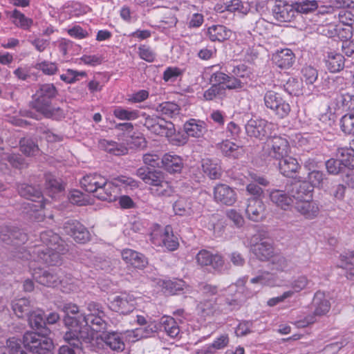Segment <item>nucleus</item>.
<instances>
[{
	"instance_id": "bb28decb",
	"label": "nucleus",
	"mask_w": 354,
	"mask_h": 354,
	"mask_svg": "<svg viewBox=\"0 0 354 354\" xmlns=\"http://www.w3.org/2000/svg\"><path fill=\"white\" fill-rule=\"evenodd\" d=\"M230 343L228 334L222 333L218 335L211 344L205 345L197 354H213L217 351L223 350L227 347Z\"/></svg>"
},
{
	"instance_id": "de8ad7c7",
	"label": "nucleus",
	"mask_w": 354,
	"mask_h": 354,
	"mask_svg": "<svg viewBox=\"0 0 354 354\" xmlns=\"http://www.w3.org/2000/svg\"><path fill=\"white\" fill-rule=\"evenodd\" d=\"M221 152L225 156L238 158L243 152V149L239 145L229 140L223 141L219 144Z\"/></svg>"
},
{
	"instance_id": "f704fd0d",
	"label": "nucleus",
	"mask_w": 354,
	"mask_h": 354,
	"mask_svg": "<svg viewBox=\"0 0 354 354\" xmlns=\"http://www.w3.org/2000/svg\"><path fill=\"white\" fill-rule=\"evenodd\" d=\"M202 167L204 173L211 179H218L222 175L221 167L217 160L203 159Z\"/></svg>"
},
{
	"instance_id": "774afa93",
	"label": "nucleus",
	"mask_w": 354,
	"mask_h": 354,
	"mask_svg": "<svg viewBox=\"0 0 354 354\" xmlns=\"http://www.w3.org/2000/svg\"><path fill=\"white\" fill-rule=\"evenodd\" d=\"M338 266L346 270V277L348 279L354 280V259H350L344 255H341Z\"/></svg>"
},
{
	"instance_id": "6e6552de",
	"label": "nucleus",
	"mask_w": 354,
	"mask_h": 354,
	"mask_svg": "<svg viewBox=\"0 0 354 354\" xmlns=\"http://www.w3.org/2000/svg\"><path fill=\"white\" fill-rule=\"evenodd\" d=\"M151 241L155 246L165 247L170 251L176 250L179 245L178 239L170 225L165 227L156 226L151 233Z\"/></svg>"
},
{
	"instance_id": "c9c22d12",
	"label": "nucleus",
	"mask_w": 354,
	"mask_h": 354,
	"mask_svg": "<svg viewBox=\"0 0 354 354\" xmlns=\"http://www.w3.org/2000/svg\"><path fill=\"white\" fill-rule=\"evenodd\" d=\"M310 283V281L306 275L301 274L294 277L289 282L290 290L286 292L291 293V297H292L295 294H299L301 291L307 289Z\"/></svg>"
},
{
	"instance_id": "aec40b11",
	"label": "nucleus",
	"mask_w": 354,
	"mask_h": 354,
	"mask_svg": "<svg viewBox=\"0 0 354 354\" xmlns=\"http://www.w3.org/2000/svg\"><path fill=\"white\" fill-rule=\"evenodd\" d=\"M173 209L176 214L183 216H189L198 214L201 206L197 203H193L191 199L179 198L174 204Z\"/></svg>"
},
{
	"instance_id": "5701e85b",
	"label": "nucleus",
	"mask_w": 354,
	"mask_h": 354,
	"mask_svg": "<svg viewBox=\"0 0 354 354\" xmlns=\"http://www.w3.org/2000/svg\"><path fill=\"white\" fill-rule=\"evenodd\" d=\"M106 178L97 174H89L84 176L80 181L82 187L88 192L95 193V196L105 185Z\"/></svg>"
},
{
	"instance_id": "c85d7f7f",
	"label": "nucleus",
	"mask_w": 354,
	"mask_h": 354,
	"mask_svg": "<svg viewBox=\"0 0 354 354\" xmlns=\"http://www.w3.org/2000/svg\"><path fill=\"white\" fill-rule=\"evenodd\" d=\"M102 340L110 349L115 352H122L125 347L123 337L120 333L111 332L100 335Z\"/></svg>"
},
{
	"instance_id": "4468645a",
	"label": "nucleus",
	"mask_w": 354,
	"mask_h": 354,
	"mask_svg": "<svg viewBox=\"0 0 354 354\" xmlns=\"http://www.w3.org/2000/svg\"><path fill=\"white\" fill-rule=\"evenodd\" d=\"M19 194L30 200L27 203L28 208L33 212H41L45 207V203L43 202V196L40 189H36L32 185H21L18 187Z\"/></svg>"
},
{
	"instance_id": "4c0bfd02",
	"label": "nucleus",
	"mask_w": 354,
	"mask_h": 354,
	"mask_svg": "<svg viewBox=\"0 0 354 354\" xmlns=\"http://www.w3.org/2000/svg\"><path fill=\"white\" fill-rule=\"evenodd\" d=\"M99 148L115 156H121L127 153V148L123 144L102 139L98 143Z\"/></svg>"
},
{
	"instance_id": "7ed1b4c3",
	"label": "nucleus",
	"mask_w": 354,
	"mask_h": 354,
	"mask_svg": "<svg viewBox=\"0 0 354 354\" xmlns=\"http://www.w3.org/2000/svg\"><path fill=\"white\" fill-rule=\"evenodd\" d=\"M41 245H37L28 254L34 261H41L49 266H58L61 263V254L68 250L59 236L52 230H46L40 234Z\"/></svg>"
},
{
	"instance_id": "603ef678",
	"label": "nucleus",
	"mask_w": 354,
	"mask_h": 354,
	"mask_svg": "<svg viewBox=\"0 0 354 354\" xmlns=\"http://www.w3.org/2000/svg\"><path fill=\"white\" fill-rule=\"evenodd\" d=\"M12 308L18 317L27 315L30 310V301L26 298H21L12 301Z\"/></svg>"
},
{
	"instance_id": "a18cd8bd",
	"label": "nucleus",
	"mask_w": 354,
	"mask_h": 354,
	"mask_svg": "<svg viewBox=\"0 0 354 354\" xmlns=\"http://www.w3.org/2000/svg\"><path fill=\"white\" fill-rule=\"evenodd\" d=\"M113 115L121 120H134L139 117L138 110L124 108L122 106H116L113 111Z\"/></svg>"
},
{
	"instance_id": "c03bdc74",
	"label": "nucleus",
	"mask_w": 354,
	"mask_h": 354,
	"mask_svg": "<svg viewBox=\"0 0 354 354\" xmlns=\"http://www.w3.org/2000/svg\"><path fill=\"white\" fill-rule=\"evenodd\" d=\"M167 131V138L171 144L176 146H181L187 142L188 138L186 134L182 133L179 131L176 132L173 123L169 124Z\"/></svg>"
},
{
	"instance_id": "2f4dec72",
	"label": "nucleus",
	"mask_w": 354,
	"mask_h": 354,
	"mask_svg": "<svg viewBox=\"0 0 354 354\" xmlns=\"http://www.w3.org/2000/svg\"><path fill=\"white\" fill-rule=\"evenodd\" d=\"M232 35V30L223 25H213L207 29V35L213 41H223L230 39Z\"/></svg>"
},
{
	"instance_id": "a878e982",
	"label": "nucleus",
	"mask_w": 354,
	"mask_h": 354,
	"mask_svg": "<svg viewBox=\"0 0 354 354\" xmlns=\"http://www.w3.org/2000/svg\"><path fill=\"white\" fill-rule=\"evenodd\" d=\"M0 239L6 244L20 245L27 240V236L19 230H11L8 227H4L0 231Z\"/></svg>"
},
{
	"instance_id": "338daca9",
	"label": "nucleus",
	"mask_w": 354,
	"mask_h": 354,
	"mask_svg": "<svg viewBox=\"0 0 354 354\" xmlns=\"http://www.w3.org/2000/svg\"><path fill=\"white\" fill-rule=\"evenodd\" d=\"M183 74V70L176 66H169L163 72L162 79L166 82H174Z\"/></svg>"
},
{
	"instance_id": "f3484780",
	"label": "nucleus",
	"mask_w": 354,
	"mask_h": 354,
	"mask_svg": "<svg viewBox=\"0 0 354 354\" xmlns=\"http://www.w3.org/2000/svg\"><path fill=\"white\" fill-rule=\"evenodd\" d=\"M64 232L73 237L78 243H85L89 240L90 234L85 227L77 221H66L63 227Z\"/></svg>"
},
{
	"instance_id": "37998d69",
	"label": "nucleus",
	"mask_w": 354,
	"mask_h": 354,
	"mask_svg": "<svg viewBox=\"0 0 354 354\" xmlns=\"http://www.w3.org/2000/svg\"><path fill=\"white\" fill-rule=\"evenodd\" d=\"M344 167L354 169V149L348 147L339 148L337 152Z\"/></svg>"
},
{
	"instance_id": "864d4df0",
	"label": "nucleus",
	"mask_w": 354,
	"mask_h": 354,
	"mask_svg": "<svg viewBox=\"0 0 354 354\" xmlns=\"http://www.w3.org/2000/svg\"><path fill=\"white\" fill-rule=\"evenodd\" d=\"M301 80L307 86H312L317 80L318 71L312 66H305L301 71Z\"/></svg>"
},
{
	"instance_id": "9b49d317",
	"label": "nucleus",
	"mask_w": 354,
	"mask_h": 354,
	"mask_svg": "<svg viewBox=\"0 0 354 354\" xmlns=\"http://www.w3.org/2000/svg\"><path fill=\"white\" fill-rule=\"evenodd\" d=\"M264 104L266 108L270 109L277 117L283 118L290 111V106L281 94L274 91H267L264 95Z\"/></svg>"
},
{
	"instance_id": "3c124183",
	"label": "nucleus",
	"mask_w": 354,
	"mask_h": 354,
	"mask_svg": "<svg viewBox=\"0 0 354 354\" xmlns=\"http://www.w3.org/2000/svg\"><path fill=\"white\" fill-rule=\"evenodd\" d=\"M11 17L14 19V24L24 30H29L33 24L32 19L26 17L25 15L17 9L12 11Z\"/></svg>"
},
{
	"instance_id": "dca6fc26",
	"label": "nucleus",
	"mask_w": 354,
	"mask_h": 354,
	"mask_svg": "<svg viewBox=\"0 0 354 354\" xmlns=\"http://www.w3.org/2000/svg\"><path fill=\"white\" fill-rule=\"evenodd\" d=\"M196 261L201 267L211 266L216 271L221 272L224 266V260L223 257L218 254H212L206 250H202L198 252L196 256Z\"/></svg>"
},
{
	"instance_id": "7c9ffc66",
	"label": "nucleus",
	"mask_w": 354,
	"mask_h": 354,
	"mask_svg": "<svg viewBox=\"0 0 354 354\" xmlns=\"http://www.w3.org/2000/svg\"><path fill=\"white\" fill-rule=\"evenodd\" d=\"M250 283L259 286L281 287L283 286V281L281 279L272 274L266 272L252 278Z\"/></svg>"
},
{
	"instance_id": "2eb2a0df",
	"label": "nucleus",
	"mask_w": 354,
	"mask_h": 354,
	"mask_svg": "<svg viewBox=\"0 0 354 354\" xmlns=\"http://www.w3.org/2000/svg\"><path fill=\"white\" fill-rule=\"evenodd\" d=\"M60 272V270L57 268L48 270L35 268L32 275L37 283L48 287H55L59 284Z\"/></svg>"
},
{
	"instance_id": "79ce46f5",
	"label": "nucleus",
	"mask_w": 354,
	"mask_h": 354,
	"mask_svg": "<svg viewBox=\"0 0 354 354\" xmlns=\"http://www.w3.org/2000/svg\"><path fill=\"white\" fill-rule=\"evenodd\" d=\"M308 183H306L310 187L311 192H313V187L325 189V182L327 178L324 172L318 170H312L308 173Z\"/></svg>"
},
{
	"instance_id": "b1692460",
	"label": "nucleus",
	"mask_w": 354,
	"mask_h": 354,
	"mask_svg": "<svg viewBox=\"0 0 354 354\" xmlns=\"http://www.w3.org/2000/svg\"><path fill=\"white\" fill-rule=\"evenodd\" d=\"M265 205L261 198H248L246 208L248 218L255 222L261 221L265 218Z\"/></svg>"
},
{
	"instance_id": "58836bf2",
	"label": "nucleus",
	"mask_w": 354,
	"mask_h": 354,
	"mask_svg": "<svg viewBox=\"0 0 354 354\" xmlns=\"http://www.w3.org/2000/svg\"><path fill=\"white\" fill-rule=\"evenodd\" d=\"M161 328L171 338H177L180 333L179 327L175 319L169 316H163L160 319Z\"/></svg>"
},
{
	"instance_id": "393cba45",
	"label": "nucleus",
	"mask_w": 354,
	"mask_h": 354,
	"mask_svg": "<svg viewBox=\"0 0 354 354\" xmlns=\"http://www.w3.org/2000/svg\"><path fill=\"white\" fill-rule=\"evenodd\" d=\"M183 129L187 138H201L207 131V125L203 121L194 118L189 119L184 124Z\"/></svg>"
},
{
	"instance_id": "1a4fd4ad",
	"label": "nucleus",
	"mask_w": 354,
	"mask_h": 354,
	"mask_svg": "<svg viewBox=\"0 0 354 354\" xmlns=\"http://www.w3.org/2000/svg\"><path fill=\"white\" fill-rule=\"evenodd\" d=\"M120 184L126 185L131 187H138V183L136 180L125 176H122L111 182H108L106 180L105 185H103L102 190L97 193L96 197L100 200L109 202L115 201L120 194Z\"/></svg>"
},
{
	"instance_id": "cd10ccee",
	"label": "nucleus",
	"mask_w": 354,
	"mask_h": 354,
	"mask_svg": "<svg viewBox=\"0 0 354 354\" xmlns=\"http://www.w3.org/2000/svg\"><path fill=\"white\" fill-rule=\"evenodd\" d=\"M295 55L289 48L278 50L272 55L273 62L281 68H288L295 62Z\"/></svg>"
},
{
	"instance_id": "39448f33",
	"label": "nucleus",
	"mask_w": 354,
	"mask_h": 354,
	"mask_svg": "<svg viewBox=\"0 0 354 354\" xmlns=\"http://www.w3.org/2000/svg\"><path fill=\"white\" fill-rule=\"evenodd\" d=\"M292 196L297 211L307 219H313L319 214L317 204L312 200L310 187L305 181L294 183Z\"/></svg>"
},
{
	"instance_id": "a19ab883",
	"label": "nucleus",
	"mask_w": 354,
	"mask_h": 354,
	"mask_svg": "<svg viewBox=\"0 0 354 354\" xmlns=\"http://www.w3.org/2000/svg\"><path fill=\"white\" fill-rule=\"evenodd\" d=\"M162 286L173 295L178 294L180 291H183V293H189L191 292V287L181 279L162 281Z\"/></svg>"
},
{
	"instance_id": "412c9836",
	"label": "nucleus",
	"mask_w": 354,
	"mask_h": 354,
	"mask_svg": "<svg viewBox=\"0 0 354 354\" xmlns=\"http://www.w3.org/2000/svg\"><path fill=\"white\" fill-rule=\"evenodd\" d=\"M214 197L216 202L232 205L236 201L235 190L225 184H218L214 189Z\"/></svg>"
},
{
	"instance_id": "f03ea898",
	"label": "nucleus",
	"mask_w": 354,
	"mask_h": 354,
	"mask_svg": "<svg viewBox=\"0 0 354 354\" xmlns=\"http://www.w3.org/2000/svg\"><path fill=\"white\" fill-rule=\"evenodd\" d=\"M248 280L247 277H243L237 280L235 284L230 285L227 291L232 292L236 291L235 299H226L225 304L216 303V298L214 297L217 293L216 286L209 284H201L200 290L204 296L203 301H201L198 305V309L201 311L203 316L214 315L217 310L218 311H230L235 309L243 301V298L240 295L244 294L245 297H249L259 290H254L252 292H249L245 290V284Z\"/></svg>"
},
{
	"instance_id": "8fccbe9b",
	"label": "nucleus",
	"mask_w": 354,
	"mask_h": 354,
	"mask_svg": "<svg viewBox=\"0 0 354 354\" xmlns=\"http://www.w3.org/2000/svg\"><path fill=\"white\" fill-rule=\"evenodd\" d=\"M156 111L165 117L172 118L179 114L180 109L176 103L164 102L157 106Z\"/></svg>"
},
{
	"instance_id": "0e129e2a",
	"label": "nucleus",
	"mask_w": 354,
	"mask_h": 354,
	"mask_svg": "<svg viewBox=\"0 0 354 354\" xmlns=\"http://www.w3.org/2000/svg\"><path fill=\"white\" fill-rule=\"evenodd\" d=\"M225 93L223 86L212 84V86L204 92L203 97L206 100H213L217 97L221 98Z\"/></svg>"
},
{
	"instance_id": "69168bd1",
	"label": "nucleus",
	"mask_w": 354,
	"mask_h": 354,
	"mask_svg": "<svg viewBox=\"0 0 354 354\" xmlns=\"http://www.w3.org/2000/svg\"><path fill=\"white\" fill-rule=\"evenodd\" d=\"M68 200L72 204L80 206L86 205L91 203L89 196L79 190L71 191L68 196Z\"/></svg>"
},
{
	"instance_id": "49530a36",
	"label": "nucleus",
	"mask_w": 354,
	"mask_h": 354,
	"mask_svg": "<svg viewBox=\"0 0 354 354\" xmlns=\"http://www.w3.org/2000/svg\"><path fill=\"white\" fill-rule=\"evenodd\" d=\"M62 292L66 293L76 292L82 289V284L80 280L71 277H66L59 281Z\"/></svg>"
},
{
	"instance_id": "4be33fe9",
	"label": "nucleus",
	"mask_w": 354,
	"mask_h": 354,
	"mask_svg": "<svg viewBox=\"0 0 354 354\" xmlns=\"http://www.w3.org/2000/svg\"><path fill=\"white\" fill-rule=\"evenodd\" d=\"M250 250L261 261L270 260L275 253L272 242L268 240H260L258 243H252Z\"/></svg>"
},
{
	"instance_id": "a211bd4d",
	"label": "nucleus",
	"mask_w": 354,
	"mask_h": 354,
	"mask_svg": "<svg viewBox=\"0 0 354 354\" xmlns=\"http://www.w3.org/2000/svg\"><path fill=\"white\" fill-rule=\"evenodd\" d=\"M294 183L292 184L291 189H288L287 193L280 189H269V197L272 203L282 209L286 210L294 203V197L292 196Z\"/></svg>"
},
{
	"instance_id": "f257e3e1",
	"label": "nucleus",
	"mask_w": 354,
	"mask_h": 354,
	"mask_svg": "<svg viewBox=\"0 0 354 354\" xmlns=\"http://www.w3.org/2000/svg\"><path fill=\"white\" fill-rule=\"evenodd\" d=\"M88 313L74 317L79 307L73 303H66L62 310L66 313L64 322L68 330L64 335L67 341L82 338L85 340L98 337L97 333L106 328L107 323L103 308L99 304L91 302L86 308Z\"/></svg>"
},
{
	"instance_id": "ea45409f",
	"label": "nucleus",
	"mask_w": 354,
	"mask_h": 354,
	"mask_svg": "<svg viewBox=\"0 0 354 354\" xmlns=\"http://www.w3.org/2000/svg\"><path fill=\"white\" fill-rule=\"evenodd\" d=\"M333 104H335V109L348 111L354 109V95L348 93L337 95Z\"/></svg>"
},
{
	"instance_id": "9d476101",
	"label": "nucleus",
	"mask_w": 354,
	"mask_h": 354,
	"mask_svg": "<svg viewBox=\"0 0 354 354\" xmlns=\"http://www.w3.org/2000/svg\"><path fill=\"white\" fill-rule=\"evenodd\" d=\"M263 152L269 158L279 160L290 152L289 142L284 137L270 135L263 147Z\"/></svg>"
},
{
	"instance_id": "09e8293b",
	"label": "nucleus",
	"mask_w": 354,
	"mask_h": 354,
	"mask_svg": "<svg viewBox=\"0 0 354 354\" xmlns=\"http://www.w3.org/2000/svg\"><path fill=\"white\" fill-rule=\"evenodd\" d=\"M0 354H28L21 346L19 341L15 337L9 338L6 346L0 347Z\"/></svg>"
},
{
	"instance_id": "f8f14e48",
	"label": "nucleus",
	"mask_w": 354,
	"mask_h": 354,
	"mask_svg": "<svg viewBox=\"0 0 354 354\" xmlns=\"http://www.w3.org/2000/svg\"><path fill=\"white\" fill-rule=\"evenodd\" d=\"M141 300L140 297H136L132 293L124 292L115 296L111 301L110 308L120 314L128 315L136 308Z\"/></svg>"
},
{
	"instance_id": "20e7f679",
	"label": "nucleus",
	"mask_w": 354,
	"mask_h": 354,
	"mask_svg": "<svg viewBox=\"0 0 354 354\" xmlns=\"http://www.w3.org/2000/svg\"><path fill=\"white\" fill-rule=\"evenodd\" d=\"M57 91L53 84L41 85L33 95L32 106L45 118L60 120L65 117L64 111L59 106L51 104Z\"/></svg>"
},
{
	"instance_id": "6e6d98bb",
	"label": "nucleus",
	"mask_w": 354,
	"mask_h": 354,
	"mask_svg": "<svg viewBox=\"0 0 354 354\" xmlns=\"http://www.w3.org/2000/svg\"><path fill=\"white\" fill-rule=\"evenodd\" d=\"M341 130L347 135H354V112L346 113L339 121Z\"/></svg>"
},
{
	"instance_id": "4d7b16f0",
	"label": "nucleus",
	"mask_w": 354,
	"mask_h": 354,
	"mask_svg": "<svg viewBox=\"0 0 354 354\" xmlns=\"http://www.w3.org/2000/svg\"><path fill=\"white\" fill-rule=\"evenodd\" d=\"M232 74L236 78L241 80L246 84L252 80V73L250 69L244 64H240L233 68Z\"/></svg>"
},
{
	"instance_id": "052dcab7",
	"label": "nucleus",
	"mask_w": 354,
	"mask_h": 354,
	"mask_svg": "<svg viewBox=\"0 0 354 354\" xmlns=\"http://www.w3.org/2000/svg\"><path fill=\"white\" fill-rule=\"evenodd\" d=\"M86 76L85 71H79L73 69H67L60 75V79L66 84H73L80 78Z\"/></svg>"
},
{
	"instance_id": "0eeeda50",
	"label": "nucleus",
	"mask_w": 354,
	"mask_h": 354,
	"mask_svg": "<svg viewBox=\"0 0 354 354\" xmlns=\"http://www.w3.org/2000/svg\"><path fill=\"white\" fill-rule=\"evenodd\" d=\"M22 342L26 349L37 354H50L54 348L52 339L47 335L46 329L44 334L35 331L26 332Z\"/></svg>"
},
{
	"instance_id": "e2e57ef3",
	"label": "nucleus",
	"mask_w": 354,
	"mask_h": 354,
	"mask_svg": "<svg viewBox=\"0 0 354 354\" xmlns=\"http://www.w3.org/2000/svg\"><path fill=\"white\" fill-rule=\"evenodd\" d=\"M94 339H90L88 340L83 339L82 338L71 339V341L65 340L69 344V345H63L59 349V354H76V349L79 348L81 341L85 342H91Z\"/></svg>"
},
{
	"instance_id": "72a5a7b5",
	"label": "nucleus",
	"mask_w": 354,
	"mask_h": 354,
	"mask_svg": "<svg viewBox=\"0 0 354 354\" xmlns=\"http://www.w3.org/2000/svg\"><path fill=\"white\" fill-rule=\"evenodd\" d=\"M164 168L169 173H178L183 167L182 158L174 154H165L162 158Z\"/></svg>"
},
{
	"instance_id": "ddd939ff",
	"label": "nucleus",
	"mask_w": 354,
	"mask_h": 354,
	"mask_svg": "<svg viewBox=\"0 0 354 354\" xmlns=\"http://www.w3.org/2000/svg\"><path fill=\"white\" fill-rule=\"evenodd\" d=\"M275 125L263 119L252 118L245 124V131L250 137L259 139L268 138L274 130Z\"/></svg>"
},
{
	"instance_id": "473e14b6",
	"label": "nucleus",
	"mask_w": 354,
	"mask_h": 354,
	"mask_svg": "<svg viewBox=\"0 0 354 354\" xmlns=\"http://www.w3.org/2000/svg\"><path fill=\"white\" fill-rule=\"evenodd\" d=\"M279 168L283 176L290 177L298 171L299 165L295 158L288 155L279 160Z\"/></svg>"
},
{
	"instance_id": "5fc2aeb1",
	"label": "nucleus",
	"mask_w": 354,
	"mask_h": 354,
	"mask_svg": "<svg viewBox=\"0 0 354 354\" xmlns=\"http://www.w3.org/2000/svg\"><path fill=\"white\" fill-rule=\"evenodd\" d=\"M158 328L156 324H150L145 328H139L129 332V336H133L132 342H136L142 338L149 337L151 334L157 330Z\"/></svg>"
},
{
	"instance_id": "c756f323",
	"label": "nucleus",
	"mask_w": 354,
	"mask_h": 354,
	"mask_svg": "<svg viewBox=\"0 0 354 354\" xmlns=\"http://www.w3.org/2000/svg\"><path fill=\"white\" fill-rule=\"evenodd\" d=\"M122 259L128 264L137 268H142L147 263L145 256L131 249H124L121 253Z\"/></svg>"
},
{
	"instance_id": "680f3d73",
	"label": "nucleus",
	"mask_w": 354,
	"mask_h": 354,
	"mask_svg": "<svg viewBox=\"0 0 354 354\" xmlns=\"http://www.w3.org/2000/svg\"><path fill=\"white\" fill-rule=\"evenodd\" d=\"M28 322L32 328H39L46 324L44 311L40 309L28 313Z\"/></svg>"
},
{
	"instance_id": "e433bc0d",
	"label": "nucleus",
	"mask_w": 354,
	"mask_h": 354,
	"mask_svg": "<svg viewBox=\"0 0 354 354\" xmlns=\"http://www.w3.org/2000/svg\"><path fill=\"white\" fill-rule=\"evenodd\" d=\"M344 57L338 53H329L325 59L326 66L331 73H337L344 67Z\"/></svg>"
},
{
	"instance_id": "6ab92c4d",
	"label": "nucleus",
	"mask_w": 354,
	"mask_h": 354,
	"mask_svg": "<svg viewBox=\"0 0 354 354\" xmlns=\"http://www.w3.org/2000/svg\"><path fill=\"white\" fill-rule=\"evenodd\" d=\"M272 12L274 19L281 22L290 21L297 14L295 6L283 1H277Z\"/></svg>"
},
{
	"instance_id": "bf43d9fd",
	"label": "nucleus",
	"mask_w": 354,
	"mask_h": 354,
	"mask_svg": "<svg viewBox=\"0 0 354 354\" xmlns=\"http://www.w3.org/2000/svg\"><path fill=\"white\" fill-rule=\"evenodd\" d=\"M273 269L280 272H289L291 269L290 263L284 257L276 254L271 257Z\"/></svg>"
},
{
	"instance_id": "423d86ee",
	"label": "nucleus",
	"mask_w": 354,
	"mask_h": 354,
	"mask_svg": "<svg viewBox=\"0 0 354 354\" xmlns=\"http://www.w3.org/2000/svg\"><path fill=\"white\" fill-rule=\"evenodd\" d=\"M329 294L323 291H317L315 292L313 299V306L314 311L308 314L304 317H301L295 322V325L297 328H306L315 323L318 317L326 315L330 309Z\"/></svg>"
},
{
	"instance_id": "13d9d810",
	"label": "nucleus",
	"mask_w": 354,
	"mask_h": 354,
	"mask_svg": "<svg viewBox=\"0 0 354 354\" xmlns=\"http://www.w3.org/2000/svg\"><path fill=\"white\" fill-rule=\"evenodd\" d=\"M284 88L289 94L299 95L302 94L303 82L297 78L290 77L284 85Z\"/></svg>"
}]
</instances>
